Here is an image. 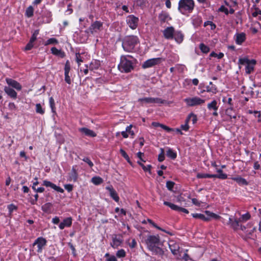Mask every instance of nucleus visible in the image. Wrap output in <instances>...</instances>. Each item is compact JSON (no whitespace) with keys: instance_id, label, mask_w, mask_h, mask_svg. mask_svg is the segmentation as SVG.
Returning <instances> with one entry per match:
<instances>
[{"instance_id":"f257e3e1","label":"nucleus","mask_w":261,"mask_h":261,"mask_svg":"<svg viewBox=\"0 0 261 261\" xmlns=\"http://www.w3.org/2000/svg\"><path fill=\"white\" fill-rule=\"evenodd\" d=\"M145 243L148 250L155 255L162 256L164 254V250L160 247V246H163V242L158 234L148 236L145 240Z\"/></svg>"},{"instance_id":"f03ea898","label":"nucleus","mask_w":261,"mask_h":261,"mask_svg":"<svg viewBox=\"0 0 261 261\" xmlns=\"http://www.w3.org/2000/svg\"><path fill=\"white\" fill-rule=\"evenodd\" d=\"M139 42V39L137 36L134 35L127 36L123 39L122 46L125 51L132 53L133 52L135 46Z\"/></svg>"},{"instance_id":"7ed1b4c3","label":"nucleus","mask_w":261,"mask_h":261,"mask_svg":"<svg viewBox=\"0 0 261 261\" xmlns=\"http://www.w3.org/2000/svg\"><path fill=\"white\" fill-rule=\"evenodd\" d=\"M195 2L193 0H179L178 10L182 14L187 15L193 12Z\"/></svg>"},{"instance_id":"20e7f679","label":"nucleus","mask_w":261,"mask_h":261,"mask_svg":"<svg viewBox=\"0 0 261 261\" xmlns=\"http://www.w3.org/2000/svg\"><path fill=\"white\" fill-rule=\"evenodd\" d=\"M127 57L132 58L130 55L122 56L120 58V62L118 68L121 72L128 73L134 68L133 62L128 60Z\"/></svg>"},{"instance_id":"39448f33","label":"nucleus","mask_w":261,"mask_h":261,"mask_svg":"<svg viewBox=\"0 0 261 261\" xmlns=\"http://www.w3.org/2000/svg\"><path fill=\"white\" fill-rule=\"evenodd\" d=\"M204 213L207 215L206 217L204 215L202 214L198 213L192 214V216L194 218L199 219L205 222H208L210 221L211 219L217 220L220 218V216H219L218 215L216 214L209 211H205Z\"/></svg>"},{"instance_id":"423d86ee","label":"nucleus","mask_w":261,"mask_h":261,"mask_svg":"<svg viewBox=\"0 0 261 261\" xmlns=\"http://www.w3.org/2000/svg\"><path fill=\"white\" fill-rule=\"evenodd\" d=\"M239 63L243 65H246L245 67L246 72L247 74H250L254 70L256 61L254 59L250 60L247 58H243L239 59Z\"/></svg>"},{"instance_id":"0eeeda50","label":"nucleus","mask_w":261,"mask_h":261,"mask_svg":"<svg viewBox=\"0 0 261 261\" xmlns=\"http://www.w3.org/2000/svg\"><path fill=\"white\" fill-rule=\"evenodd\" d=\"M138 101L140 102V103L143 106L144 104H149V103H161L164 104L167 103V101L166 100L162 99L160 98H154V97H144L140 98L138 99Z\"/></svg>"},{"instance_id":"6e6552de","label":"nucleus","mask_w":261,"mask_h":261,"mask_svg":"<svg viewBox=\"0 0 261 261\" xmlns=\"http://www.w3.org/2000/svg\"><path fill=\"white\" fill-rule=\"evenodd\" d=\"M184 101L188 107H195L202 105L205 102V100L199 97L195 96L193 97L186 98L184 99Z\"/></svg>"},{"instance_id":"1a4fd4ad","label":"nucleus","mask_w":261,"mask_h":261,"mask_svg":"<svg viewBox=\"0 0 261 261\" xmlns=\"http://www.w3.org/2000/svg\"><path fill=\"white\" fill-rule=\"evenodd\" d=\"M161 58H155L148 59L145 61L142 65L143 69L152 67L155 65L160 64L163 61Z\"/></svg>"},{"instance_id":"9d476101","label":"nucleus","mask_w":261,"mask_h":261,"mask_svg":"<svg viewBox=\"0 0 261 261\" xmlns=\"http://www.w3.org/2000/svg\"><path fill=\"white\" fill-rule=\"evenodd\" d=\"M46 240L45 238L40 237L35 240L33 244V246H35L36 245L37 247V252L38 253H42L43 249L46 245Z\"/></svg>"},{"instance_id":"9b49d317","label":"nucleus","mask_w":261,"mask_h":261,"mask_svg":"<svg viewBox=\"0 0 261 261\" xmlns=\"http://www.w3.org/2000/svg\"><path fill=\"white\" fill-rule=\"evenodd\" d=\"M126 21L128 26L134 30L138 27L139 18L133 15H130L127 17Z\"/></svg>"},{"instance_id":"f8f14e48","label":"nucleus","mask_w":261,"mask_h":261,"mask_svg":"<svg viewBox=\"0 0 261 261\" xmlns=\"http://www.w3.org/2000/svg\"><path fill=\"white\" fill-rule=\"evenodd\" d=\"M207 109L209 111L212 112V115L215 117L218 116L217 111L219 108L218 102L216 100H213L211 102L208 103L207 106Z\"/></svg>"},{"instance_id":"ddd939ff","label":"nucleus","mask_w":261,"mask_h":261,"mask_svg":"<svg viewBox=\"0 0 261 261\" xmlns=\"http://www.w3.org/2000/svg\"><path fill=\"white\" fill-rule=\"evenodd\" d=\"M65 81L68 84H71V80L69 75L71 69L70 63L69 60H67L64 66Z\"/></svg>"},{"instance_id":"4468645a","label":"nucleus","mask_w":261,"mask_h":261,"mask_svg":"<svg viewBox=\"0 0 261 261\" xmlns=\"http://www.w3.org/2000/svg\"><path fill=\"white\" fill-rule=\"evenodd\" d=\"M164 204L166 205V206H169L172 210H174L175 211H177V212H183V213H186V214H188L189 213V211L187 209H186L185 208H184V207H181L178 206V205H175V204H174L173 203H171L170 202L164 201Z\"/></svg>"},{"instance_id":"2eb2a0df","label":"nucleus","mask_w":261,"mask_h":261,"mask_svg":"<svg viewBox=\"0 0 261 261\" xmlns=\"http://www.w3.org/2000/svg\"><path fill=\"white\" fill-rule=\"evenodd\" d=\"M123 243V240L120 236H118L116 234H114L112 237V242L111 243V246L113 248H117L119 246Z\"/></svg>"},{"instance_id":"dca6fc26","label":"nucleus","mask_w":261,"mask_h":261,"mask_svg":"<svg viewBox=\"0 0 261 261\" xmlns=\"http://www.w3.org/2000/svg\"><path fill=\"white\" fill-rule=\"evenodd\" d=\"M6 81L10 87H12L17 91H20L21 90L22 86L17 81L10 78H6Z\"/></svg>"},{"instance_id":"f3484780","label":"nucleus","mask_w":261,"mask_h":261,"mask_svg":"<svg viewBox=\"0 0 261 261\" xmlns=\"http://www.w3.org/2000/svg\"><path fill=\"white\" fill-rule=\"evenodd\" d=\"M175 30L173 27L166 28L163 31V35L166 39H173Z\"/></svg>"},{"instance_id":"a211bd4d","label":"nucleus","mask_w":261,"mask_h":261,"mask_svg":"<svg viewBox=\"0 0 261 261\" xmlns=\"http://www.w3.org/2000/svg\"><path fill=\"white\" fill-rule=\"evenodd\" d=\"M168 245L172 253L174 255L177 254L179 249V244L174 240H170Z\"/></svg>"},{"instance_id":"6ab92c4d","label":"nucleus","mask_w":261,"mask_h":261,"mask_svg":"<svg viewBox=\"0 0 261 261\" xmlns=\"http://www.w3.org/2000/svg\"><path fill=\"white\" fill-rule=\"evenodd\" d=\"M106 189L109 192L110 196L116 202H118L120 199L119 197L113 186L106 187Z\"/></svg>"},{"instance_id":"aec40b11","label":"nucleus","mask_w":261,"mask_h":261,"mask_svg":"<svg viewBox=\"0 0 261 261\" xmlns=\"http://www.w3.org/2000/svg\"><path fill=\"white\" fill-rule=\"evenodd\" d=\"M42 185H43V186H44L46 187H50L51 188L53 189L55 191H56L58 192L61 193H63L64 192V190L62 188H61L59 186H57L55 184L52 183L51 182H50L49 181L46 180H45L43 181Z\"/></svg>"},{"instance_id":"412c9836","label":"nucleus","mask_w":261,"mask_h":261,"mask_svg":"<svg viewBox=\"0 0 261 261\" xmlns=\"http://www.w3.org/2000/svg\"><path fill=\"white\" fill-rule=\"evenodd\" d=\"M103 23L100 21H95L93 22L89 27V30L93 33L100 30L102 27Z\"/></svg>"},{"instance_id":"4be33fe9","label":"nucleus","mask_w":261,"mask_h":261,"mask_svg":"<svg viewBox=\"0 0 261 261\" xmlns=\"http://www.w3.org/2000/svg\"><path fill=\"white\" fill-rule=\"evenodd\" d=\"M72 224V219L71 217L65 218L62 222H61L59 225V227L60 229L62 230L65 227H69Z\"/></svg>"},{"instance_id":"5701e85b","label":"nucleus","mask_w":261,"mask_h":261,"mask_svg":"<svg viewBox=\"0 0 261 261\" xmlns=\"http://www.w3.org/2000/svg\"><path fill=\"white\" fill-rule=\"evenodd\" d=\"M76 166H73L71 172L69 173V181L76 182L78 178V173L76 169Z\"/></svg>"},{"instance_id":"b1692460","label":"nucleus","mask_w":261,"mask_h":261,"mask_svg":"<svg viewBox=\"0 0 261 261\" xmlns=\"http://www.w3.org/2000/svg\"><path fill=\"white\" fill-rule=\"evenodd\" d=\"M184 38V34L181 31H175L173 36V39L178 44L181 43L183 41Z\"/></svg>"},{"instance_id":"393cba45","label":"nucleus","mask_w":261,"mask_h":261,"mask_svg":"<svg viewBox=\"0 0 261 261\" xmlns=\"http://www.w3.org/2000/svg\"><path fill=\"white\" fill-rule=\"evenodd\" d=\"M4 91L11 98L14 99H15L17 98V92L9 86H5L4 88Z\"/></svg>"},{"instance_id":"a878e982","label":"nucleus","mask_w":261,"mask_h":261,"mask_svg":"<svg viewBox=\"0 0 261 261\" xmlns=\"http://www.w3.org/2000/svg\"><path fill=\"white\" fill-rule=\"evenodd\" d=\"M79 130L80 132L85 134V135L90 137H95L97 135L93 130H91L87 127L80 128Z\"/></svg>"},{"instance_id":"bb28decb","label":"nucleus","mask_w":261,"mask_h":261,"mask_svg":"<svg viewBox=\"0 0 261 261\" xmlns=\"http://www.w3.org/2000/svg\"><path fill=\"white\" fill-rule=\"evenodd\" d=\"M159 19L161 24L171 20L169 14L166 12H162L159 15Z\"/></svg>"},{"instance_id":"cd10ccee","label":"nucleus","mask_w":261,"mask_h":261,"mask_svg":"<svg viewBox=\"0 0 261 261\" xmlns=\"http://www.w3.org/2000/svg\"><path fill=\"white\" fill-rule=\"evenodd\" d=\"M235 41L238 45H241L246 39V34L244 33H237Z\"/></svg>"},{"instance_id":"c85d7f7f","label":"nucleus","mask_w":261,"mask_h":261,"mask_svg":"<svg viewBox=\"0 0 261 261\" xmlns=\"http://www.w3.org/2000/svg\"><path fill=\"white\" fill-rule=\"evenodd\" d=\"M147 222H148L150 224H151L153 227H154V228L158 229V230H160L163 232H164L168 234H169L170 236H173L174 235V233L171 232V231H167L162 228H161V227L159 226L156 223H155L151 219H147Z\"/></svg>"},{"instance_id":"c756f323","label":"nucleus","mask_w":261,"mask_h":261,"mask_svg":"<svg viewBox=\"0 0 261 261\" xmlns=\"http://www.w3.org/2000/svg\"><path fill=\"white\" fill-rule=\"evenodd\" d=\"M231 179L237 182V184L240 186H247L248 182L245 178L241 177L240 176H237L236 177H231Z\"/></svg>"},{"instance_id":"7c9ffc66","label":"nucleus","mask_w":261,"mask_h":261,"mask_svg":"<svg viewBox=\"0 0 261 261\" xmlns=\"http://www.w3.org/2000/svg\"><path fill=\"white\" fill-rule=\"evenodd\" d=\"M43 22L45 23H50L52 21V13L49 10H45L42 15Z\"/></svg>"},{"instance_id":"2f4dec72","label":"nucleus","mask_w":261,"mask_h":261,"mask_svg":"<svg viewBox=\"0 0 261 261\" xmlns=\"http://www.w3.org/2000/svg\"><path fill=\"white\" fill-rule=\"evenodd\" d=\"M100 66V62L99 60H93L91 61L89 66V70H97Z\"/></svg>"},{"instance_id":"473e14b6","label":"nucleus","mask_w":261,"mask_h":261,"mask_svg":"<svg viewBox=\"0 0 261 261\" xmlns=\"http://www.w3.org/2000/svg\"><path fill=\"white\" fill-rule=\"evenodd\" d=\"M205 88L206 91L212 93L213 94H216L218 92L216 86L213 84L212 82L209 83V85L206 86Z\"/></svg>"},{"instance_id":"72a5a7b5","label":"nucleus","mask_w":261,"mask_h":261,"mask_svg":"<svg viewBox=\"0 0 261 261\" xmlns=\"http://www.w3.org/2000/svg\"><path fill=\"white\" fill-rule=\"evenodd\" d=\"M229 222L230 224L231 227L234 230H237L238 229L239 227L240 226V222L241 221L239 219H236L234 220H232L231 218L229 219Z\"/></svg>"},{"instance_id":"f704fd0d","label":"nucleus","mask_w":261,"mask_h":261,"mask_svg":"<svg viewBox=\"0 0 261 261\" xmlns=\"http://www.w3.org/2000/svg\"><path fill=\"white\" fill-rule=\"evenodd\" d=\"M226 114L228 116L230 119L233 118L236 119L237 116L235 114L234 111L233 110V109L232 107H230L229 108H228L225 111Z\"/></svg>"},{"instance_id":"c9c22d12","label":"nucleus","mask_w":261,"mask_h":261,"mask_svg":"<svg viewBox=\"0 0 261 261\" xmlns=\"http://www.w3.org/2000/svg\"><path fill=\"white\" fill-rule=\"evenodd\" d=\"M167 156L172 160H175L177 157V153L171 148H168L166 152Z\"/></svg>"},{"instance_id":"e433bc0d","label":"nucleus","mask_w":261,"mask_h":261,"mask_svg":"<svg viewBox=\"0 0 261 261\" xmlns=\"http://www.w3.org/2000/svg\"><path fill=\"white\" fill-rule=\"evenodd\" d=\"M187 122H189L190 121H192L193 124L196 123L197 121V116L193 113H191L187 117Z\"/></svg>"},{"instance_id":"4c0bfd02","label":"nucleus","mask_w":261,"mask_h":261,"mask_svg":"<svg viewBox=\"0 0 261 261\" xmlns=\"http://www.w3.org/2000/svg\"><path fill=\"white\" fill-rule=\"evenodd\" d=\"M34 8L32 6L28 7L25 12V15L28 18L32 17L34 15Z\"/></svg>"},{"instance_id":"58836bf2","label":"nucleus","mask_w":261,"mask_h":261,"mask_svg":"<svg viewBox=\"0 0 261 261\" xmlns=\"http://www.w3.org/2000/svg\"><path fill=\"white\" fill-rule=\"evenodd\" d=\"M120 153H121V155L127 161V162L131 165L133 166V163L131 162L129 156L126 152V151L123 150V149H120Z\"/></svg>"},{"instance_id":"ea45409f","label":"nucleus","mask_w":261,"mask_h":261,"mask_svg":"<svg viewBox=\"0 0 261 261\" xmlns=\"http://www.w3.org/2000/svg\"><path fill=\"white\" fill-rule=\"evenodd\" d=\"M199 48L202 53L204 54H207L210 51V47L205 45L204 43H201L199 45Z\"/></svg>"},{"instance_id":"a19ab883","label":"nucleus","mask_w":261,"mask_h":261,"mask_svg":"<svg viewBox=\"0 0 261 261\" xmlns=\"http://www.w3.org/2000/svg\"><path fill=\"white\" fill-rule=\"evenodd\" d=\"M92 182L95 185H99L102 183L103 179L99 176H94L92 178Z\"/></svg>"},{"instance_id":"79ce46f5","label":"nucleus","mask_w":261,"mask_h":261,"mask_svg":"<svg viewBox=\"0 0 261 261\" xmlns=\"http://www.w3.org/2000/svg\"><path fill=\"white\" fill-rule=\"evenodd\" d=\"M51 206L52 204L51 203H46L42 206L41 209L44 212L48 213L50 211Z\"/></svg>"},{"instance_id":"37998d69","label":"nucleus","mask_w":261,"mask_h":261,"mask_svg":"<svg viewBox=\"0 0 261 261\" xmlns=\"http://www.w3.org/2000/svg\"><path fill=\"white\" fill-rule=\"evenodd\" d=\"M59 43L58 40L55 38H50L48 39L45 43L44 45L47 46L49 44H57Z\"/></svg>"},{"instance_id":"c03bdc74","label":"nucleus","mask_w":261,"mask_h":261,"mask_svg":"<svg viewBox=\"0 0 261 261\" xmlns=\"http://www.w3.org/2000/svg\"><path fill=\"white\" fill-rule=\"evenodd\" d=\"M251 218V215L249 212L246 213L245 214H243L241 216V217L239 218L241 222H246L248 220Z\"/></svg>"},{"instance_id":"a18cd8bd","label":"nucleus","mask_w":261,"mask_h":261,"mask_svg":"<svg viewBox=\"0 0 261 261\" xmlns=\"http://www.w3.org/2000/svg\"><path fill=\"white\" fill-rule=\"evenodd\" d=\"M49 103L51 111L53 113H56V107L54 99L53 97H50L49 99Z\"/></svg>"},{"instance_id":"49530a36","label":"nucleus","mask_w":261,"mask_h":261,"mask_svg":"<svg viewBox=\"0 0 261 261\" xmlns=\"http://www.w3.org/2000/svg\"><path fill=\"white\" fill-rule=\"evenodd\" d=\"M36 112L38 114L43 115L45 113V110L42 108L40 103H37L36 105Z\"/></svg>"},{"instance_id":"de8ad7c7","label":"nucleus","mask_w":261,"mask_h":261,"mask_svg":"<svg viewBox=\"0 0 261 261\" xmlns=\"http://www.w3.org/2000/svg\"><path fill=\"white\" fill-rule=\"evenodd\" d=\"M196 176L198 178H213L214 177L213 174L207 173H198Z\"/></svg>"},{"instance_id":"09e8293b","label":"nucleus","mask_w":261,"mask_h":261,"mask_svg":"<svg viewBox=\"0 0 261 261\" xmlns=\"http://www.w3.org/2000/svg\"><path fill=\"white\" fill-rule=\"evenodd\" d=\"M116 255L118 258L124 257L126 256V252L124 249H121L117 251Z\"/></svg>"},{"instance_id":"8fccbe9b","label":"nucleus","mask_w":261,"mask_h":261,"mask_svg":"<svg viewBox=\"0 0 261 261\" xmlns=\"http://www.w3.org/2000/svg\"><path fill=\"white\" fill-rule=\"evenodd\" d=\"M7 208L9 214H12L14 211H16L18 209V207L15 204L11 203L7 206Z\"/></svg>"},{"instance_id":"3c124183","label":"nucleus","mask_w":261,"mask_h":261,"mask_svg":"<svg viewBox=\"0 0 261 261\" xmlns=\"http://www.w3.org/2000/svg\"><path fill=\"white\" fill-rule=\"evenodd\" d=\"M75 61L78 65V66H80L81 64V63L83 62V58L81 57V54L79 53H76L75 54Z\"/></svg>"},{"instance_id":"603ef678","label":"nucleus","mask_w":261,"mask_h":261,"mask_svg":"<svg viewBox=\"0 0 261 261\" xmlns=\"http://www.w3.org/2000/svg\"><path fill=\"white\" fill-rule=\"evenodd\" d=\"M39 33V30H35L33 32V33L30 38V41H31V42H34L36 40L37 37Z\"/></svg>"},{"instance_id":"864d4df0","label":"nucleus","mask_w":261,"mask_h":261,"mask_svg":"<svg viewBox=\"0 0 261 261\" xmlns=\"http://www.w3.org/2000/svg\"><path fill=\"white\" fill-rule=\"evenodd\" d=\"M213 178H217L221 179H225L227 178V175L223 172L221 174H213Z\"/></svg>"},{"instance_id":"5fc2aeb1","label":"nucleus","mask_w":261,"mask_h":261,"mask_svg":"<svg viewBox=\"0 0 261 261\" xmlns=\"http://www.w3.org/2000/svg\"><path fill=\"white\" fill-rule=\"evenodd\" d=\"M158 160L160 162H162L165 160V153L164 149L161 148V152L158 155Z\"/></svg>"},{"instance_id":"6e6d98bb","label":"nucleus","mask_w":261,"mask_h":261,"mask_svg":"<svg viewBox=\"0 0 261 261\" xmlns=\"http://www.w3.org/2000/svg\"><path fill=\"white\" fill-rule=\"evenodd\" d=\"M253 8L255 9V11L252 14L253 17H256L258 15H261V10L258 8L256 7V5H253Z\"/></svg>"},{"instance_id":"4d7b16f0","label":"nucleus","mask_w":261,"mask_h":261,"mask_svg":"<svg viewBox=\"0 0 261 261\" xmlns=\"http://www.w3.org/2000/svg\"><path fill=\"white\" fill-rule=\"evenodd\" d=\"M210 56L211 57H217L218 59H222L224 57V54L222 53H220L219 54H217L214 51H212L210 55Z\"/></svg>"},{"instance_id":"13d9d810","label":"nucleus","mask_w":261,"mask_h":261,"mask_svg":"<svg viewBox=\"0 0 261 261\" xmlns=\"http://www.w3.org/2000/svg\"><path fill=\"white\" fill-rule=\"evenodd\" d=\"M51 52L53 55L56 56H59L61 54H62V51L58 49L56 47H53L51 48Z\"/></svg>"},{"instance_id":"bf43d9fd","label":"nucleus","mask_w":261,"mask_h":261,"mask_svg":"<svg viewBox=\"0 0 261 261\" xmlns=\"http://www.w3.org/2000/svg\"><path fill=\"white\" fill-rule=\"evenodd\" d=\"M174 185L175 183L173 181H167L166 182V187L169 190L172 191Z\"/></svg>"},{"instance_id":"052dcab7","label":"nucleus","mask_w":261,"mask_h":261,"mask_svg":"<svg viewBox=\"0 0 261 261\" xmlns=\"http://www.w3.org/2000/svg\"><path fill=\"white\" fill-rule=\"evenodd\" d=\"M82 160L86 162V163H87L88 164V165L90 167H92L94 165L93 163H92V162L90 160V159L88 158V157H85Z\"/></svg>"},{"instance_id":"680f3d73","label":"nucleus","mask_w":261,"mask_h":261,"mask_svg":"<svg viewBox=\"0 0 261 261\" xmlns=\"http://www.w3.org/2000/svg\"><path fill=\"white\" fill-rule=\"evenodd\" d=\"M189 122H187V119L185 120V123L184 124H182L180 126L181 129L185 130V131H188L189 129V126L188 124Z\"/></svg>"},{"instance_id":"e2e57ef3","label":"nucleus","mask_w":261,"mask_h":261,"mask_svg":"<svg viewBox=\"0 0 261 261\" xmlns=\"http://www.w3.org/2000/svg\"><path fill=\"white\" fill-rule=\"evenodd\" d=\"M152 168V166L151 165H148L147 166H144L142 168L143 170L145 172H148L150 174H151V169Z\"/></svg>"},{"instance_id":"0e129e2a","label":"nucleus","mask_w":261,"mask_h":261,"mask_svg":"<svg viewBox=\"0 0 261 261\" xmlns=\"http://www.w3.org/2000/svg\"><path fill=\"white\" fill-rule=\"evenodd\" d=\"M132 127H133V126L132 124L127 126L126 127L125 132H127L128 134H129L131 136H134L135 135V134H134V132L131 130Z\"/></svg>"},{"instance_id":"69168bd1","label":"nucleus","mask_w":261,"mask_h":261,"mask_svg":"<svg viewBox=\"0 0 261 261\" xmlns=\"http://www.w3.org/2000/svg\"><path fill=\"white\" fill-rule=\"evenodd\" d=\"M188 250L186 249L185 252L182 256V259L185 261H188L189 260H192V258L190 257L189 254L187 253Z\"/></svg>"},{"instance_id":"338daca9","label":"nucleus","mask_w":261,"mask_h":261,"mask_svg":"<svg viewBox=\"0 0 261 261\" xmlns=\"http://www.w3.org/2000/svg\"><path fill=\"white\" fill-rule=\"evenodd\" d=\"M33 43H34V42H31V41H29V42L27 43V44L26 45V46L25 47V50H30L32 49V48L34 46Z\"/></svg>"},{"instance_id":"774afa93","label":"nucleus","mask_w":261,"mask_h":261,"mask_svg":"<svg viewBox=\"0 0 261 261\" xmlns=\"http://www.w3.org/2000/svg\"><path fill=\"white\" fill-rule=\"evenodd\" d=\"M219 11L224 12L226 15H228L229 14L228 9L224 6H221L219 8Z\"/></svg>"}]
</instances>
